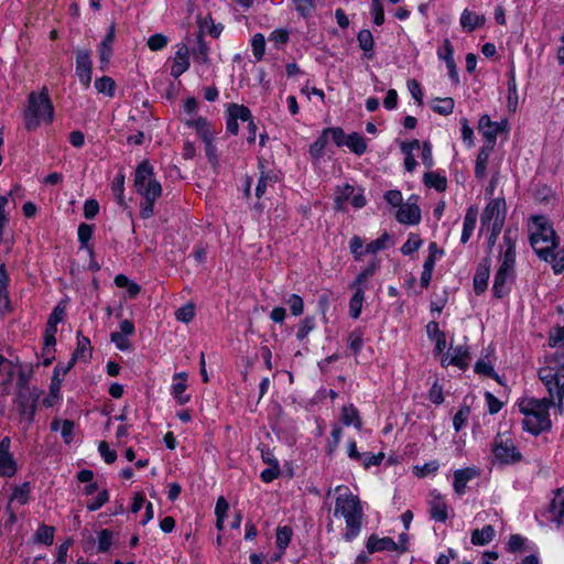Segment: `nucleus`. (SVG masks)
I'll use <instances>...</instances> for the list:
<instances>
[{
	"instance_id": "nucleus-1",
	"label": "nucleus",
	"mask_w": 564,
	"mask_h": 564,
	"mask_svg": "<svg viewBox=\"0 0 564 564\" xmlns=\"http://www.w3.org/2000/svg\"><path fill=\"white\" fill-rule=\"evenodd\" d=\"M335 491L338 492V496L335 501L334 516L345 519L346 531L343 533V538L349 542L360 532L364 517L362 507L359 498L354 496L348 488L338 486Z\"/></svg>"
},
{
	"instance_id": "nucleus-2",
	"label": "nucleus",
	"mask_w": 564,
	"mask_h": 564,
	"mask_svg": "<svg viewBox=\"0 0 564 564\" xmlns=\"http://www.w3.org/2000/svg\"><path fill=\"white\" fill-rule=\"evenodd\" d=\"M555 404L552 399L542 398H522L518 402L519 411L523 414L522 425L523 429L533 434L547 431L552 426L549 410Z\"/></svg>"
},
{
	"instance_id": "nucleus-3",
	"label": "nucleus",
	"mask_w": 564,
	"mask_h": 564,
	"mask_svg": "<svg viewBox=\"0 0 564 564\" xmlns=\"http://www.w3.org/2000/svg\"><path fill=\"white\" fill-rule=\"evenodd\" d=\"M24 127L28 131L36 130L41 123H51L54 119V108L46 87L37 94L32 91L23 112Z\"/></svg>"
},
{
	"instance_id": "nucleus-4",
	"label": "nucleus",
	"mask_w": 564,
	"mask_h": 564,
	"mask_svg": "<svg viewBox=\"0 0 564 564\" xmlns=\"http://www.w3.org/2000/svg\"><path fill=\"white\" fill-rule=\"evenodd\" d=\"M530 243L536 254L547 260L551 252L556 247V235L552 226L543 216L532 218L530 226Z\"/></svg>"
},
{
	"instance_id": "nucleus-5",
	"label": "nucleus",
	"mask_w": 564,
	"mask_h": 564,
	"mask_svg": "<svg viewBox=\"0 0 564 564\" xmlns=\"http://www.w3.org/2000/svg\"><path fill=\"white\" fill-rule=\"evenodd\" d=\"M134 186L142 197L159 198L162 194L161 184L154 178L153 166L148 162H141L134 175Z\"/></svg>"
},
{
	"instance_id": "nucleus-6",
	"label": "nucleus",
	"mask_w": 564,
	"mask_h": 564,
	"mask_svg": "<svg viewBox=\"0 0 564 564\" xmlns=\"http://www.w3.org/2000/svg\"><path fill=\"white\" fill-rule=\"evenodd\" d=\"M39 398L40 393L29 387L24 375L21 373L17 383L15 404L20 415L25 419L28 423H31L34 419Z\"/></svg>"
},
{
	"instance_id": "nucleus-7",
	"label": "nucleus",
	"mask_w": 564,
	"mask_h": 564,
	"mask_svg": "<svg viewBox=\"0 0 564 564\" xmlns=\"http://www.w3.org/2000/svg\"><path fill=\"white\" fill-rule=\"evenodd\" d=\"M492 454L501 464H514L522 459L521 453L508 433L497 434L492 445Z\"/></svg>"
},
{
	"instance_id": "nucleus-8",
	"label": "nucleus",
	"mask_w": 564,
	"mask_h": 564,
	"mask_svg": "<svg viewBox=\"0 0 564 564\" xmlns=\"http://www.w3.org/2000/svg\"><path fill=\"white\" fill-rule=\"evenodd\" d=\"M506 218V202L503 198L491 199L485 207L481 214V228L494 227L497 230L498 227H503Z\"/></svg>"
},
{
	"instance_id": "nucleus-9",
	"label": "nucleus",
	"mask_w": 564,
	"mask_h": 564,
	"mask_svg": "<svg viewBox=\"0 0 564 564\" xmlns=\"http://www.w3.org/2000/svg\"><path fill=\"white\" fill-rule=\"evenodd\" d=\"M539 378L547 389L549 397L553 401H557V405L561 406L564 399L563 383L558 382L556 378L555 368L549 364L546 367H542L539 370Z\"/></svg>"
},
{
	"instance_id": "nucleus-10",
	"label": "nucleus",
	"mask_w": 564,
	"mask_h": 564,
	"mask_svg": "<svg viewBox=\"0 0 564 564\" xmlns=\"http://www.w3.org/2000/svg\"><path fill=\"white\" fill-rule=\"evenodd\" d=\"M93 61L87 50H76V75L80 84L88 88L91 83Z\"/></svg>"
},
{
	"instance_id": "nucleus-11",
	"label": "nucleus",
	"mask_w": 564,
	"mask_h": 564,
	"mask_svg": "<svg viewBox=\"0 0 564 564\" xmlns=\"http://www.w3.org/2000/svg\"><path fill=\"white\" fill-rule=\"evenodd\" d=\"M228 118L226 129L231 134H237L239 130L238 120L246 122L251 118V111L248 107L238 104H230L227 109Z\"/></svg>"
},
{
	"instance_id": "nucleus-12",
	"label": "nucleus",
	"mask_w": 564,
	"mask_h": 564,
	"mask_svg": "<svg viewBox=\"0 0 564 564\" xmlns=\"http://www.w3.org/2000/svg\"><path fill=\"white\" fill-rule=\"evenodd\" d=\"M11 441L9 437H3L0 441V476L12 477L17 473V462L10 453Z\"/></svg>"
},
{
	"instance_id": "nucleus-13",
	"label": "nucleus",
	"mask_w": 564,
	"mask_h": 564,
	"mask_svg": "<svg viewBox=\"0 0 564 564\" xmlns=\"http://www.w3.org/2000/svg\"><path fill=\"white\" fill-rule=\"evenodd\" d=\"M480 471L477 467H466L454 471V491L462 496L466 491L467 482L478 477Z\"/></svg>"
},
{
	"instance_id": "nucleus-14",
	"label": "nucleus",
	"mask_w": 564,
	"mask_h": 564,
	"mask_svg": "<svg viewBox=\"0 0 564 564\" xmlns=\"http://www.w3.org/2000/svg\"><path fill=\"white\" fill-rule=\"evenodd\" d=\"M468 349L465 346H456L451 347L448 351L444 355L442 358V365L448 366L453 365L458 368H466L467 367V360H468Z\"/></svg>"
},
{
	"instance_id": "nucleus-15",
	"label": "nucleus",
	"mask_w": 564,
	"mask_h": 564,
	"mask_svg": "<svg viewBox=\"0 0 564 564\" xmlns=\"http://www.w3.org/2000/svg\"><path fill=\"white\" fill-rule=\"evenodd\" d=\"M395 218L400 224L416 225L421 220V210L416 204L408 202L399 207Z\"/></svg>"
},
{
	"instance_id": "nucleus-16",
	"label": "nucleus",
	"mask_w": 564,
	"mask_h": 564,
	"mask_svg": "<svg viewBox=\"0 0 564 564\" xmlns=\"http://www.w3.org/2000/svg\"><path fill=\"white\" fill-rule=\"evenodd\" d=\"M189 68V51L185 44L178 45L175 53L173 65L171 67V75L178 78Z\"/></svg>"
},
{
	"instance_id": "nucleus-17",
	"label": "nucleus",
	"mask_w": 564,
	"mask_h": 564,
	"mask_svg": "<svg viewBox=\"0 0 564 564\" xmlns=\"http://www.w3.org/2000/svg\"><path fill=\"white\" fill-rule=\"evenodd\" d=\"M367 550L369 553L380 552V551H405V546L401 549L391 538H378L376 535H370L367 541Z\"/></svg>"
},
{
	"instance_id": "nucleus-18",
	"label": "nucleus",
	"mask_w": 564,
	"mask_h": 564,
	"mask_svg": "<svg viewBox=\"0 0 564 564\" xmlns=\"http://www.w3.org/2000/svg\"><path fill=\"white\" fill-rule=\"evenodd\" d=\"M513 270L499 268L494 280L492 292L497 299L503 297L509 292L508 282L511 281Z\"/></svg>"
},
{
	"instance_id": "nucleus-19",
	"label": "nucleus",
	"mask_w": 564,
	"mask_h": 564,
	"mask_svg": "<svg viewBox=\"0 0 564 564\" xmlns=\"http://www.w3.org/2000/svg\"><path fill=\"white\" fill-rule=\"evenodd\" d=\"M478 130L487 140L488 145L494 147L497 140L499 128L496 122L491 121L488 115H484L480 117L478 122Z\"/></svg>"
},
{
	"instance_id": "nucleus-20",
	"label": "nucleus",
	"mask_w": 564,
	"mask_h": 564,
	"mask_svg": "<svg viewBox=\"0 0 564 564\" xmlns=\"http://www.w3.org/2000/svg\"><path fill=\"white\" fill-rule=\"evenodd\" d=\"M186 378L187 375L185 372L175 373L173 377L174 383L171 387V391L173 397L176 399L177 403L183 405L189 401V395L185 394L186 391Z\"/></svg>"
},
{
	"instance_id": "nucleus-21",
	"label": "nucleus",
	"mask_w": 564,
	"mask_h": 564,
	"mask_svg": "<svg viewBox=\"0 0 564 564\" xmlns=\"http://www.w3.org/2000/svg\"><path fill=\"white\" fill-rule=\"evenodd\" d=\"M490 273V264L488 260H484L478 264L477 271L474 276V290L476 294H481L486 291Z\"/></svg>"
},
{
	"instance_id": "nucleus-22",
	"label": "nucleus",
	"mask_w": 564,
	"mask_h": 564,
	"mask_svg": "<svg viewBox=\"0 0 564 564\" xmlns=\"http://www.w3.org/2000/svg\"><path fill=\"white\" fill-rule=\"evenodd\" d=\"M187 127L194 128L203 141L210 147L213 142V132L209 127V122L203 118L197 117L186 121Z\"/></svg>"
},
{
	"instance_id": "nucleus-23",
	"label": "nucleus",
	"mask_w": 564,
	"mask_h": 564,
	"mask_svg": "<svg viewBox=\"0 0 564 564\" xmlns=\"http://www.w3.org/2000/svg\"><path fill=\"white\" fill-rule=\"evenodd\" d=\"M550 520L561 523L564 517V489H557L549 507Z\"/></svg>"
},
{
	"instance_id": "nucleus-24",
	"label": "nucleus",
	"mask_w": 564,
	"mask_h": 564,
	"mask_svg": "<svg viewBox=\"0 0 564 564\" xmlns=\"http://www.w3.org/2000/svg\"><path fill=\"white\" fill-rule=\"evenodd\" d=\"M31 486L30 482H23L20 486H15L9 499L8 509L13 510L14 505L24 506L30 499Z\"/></svg>"
},
{
	"instance_id": "nucleus-25",
	"label": "nucleus",
	"mask_w": 564,
	"mask_h": 564,
	"mask_svg": "<svg viewBox=\"0 0 564 564\" xmlns=\"http://www.w3.org/2000/svg\"><path fill=\"white\" fill-rule=\"evenodd\" d=\"M430 514L432 519L440 522H445L447 520V506L438 494L433 495L430 500Z\"/></svg>"
},
{
	"instance_id": "nucleus-26",
	"label": "nucleus",
	"mask_w": 564,
	"mask_h": 564,
	"mask_svg": "<svg viewBox=\"0 0 564 564\" xmlns=\"http://www.w3.org/2000/svg\"><path fill=\"white\" fill-rule=\"evenodd\" d=\"M485 22V15L478 14L467 9H465L460 15V25L468 32L474 31L476 28L482 26Z\"/></svg>"
},
{
	"instance_id": "nucleus-27",
	"label": "nucleus",
	"mask_w": 564,
	"mask_h": 564,
	"mask_svg": "<svg viewBox=\"0 0 564 564\" xmlns=\"http://www.w3.org/2000/svg\"><path fill=\"white\" fill-rule=\"evenodd\" d=\"M477 216H478L477 208L469 207L467 209L465 217H464L463 231H462V237H460L462 243H466L469 240V238L476 227Z\"/></svg>"
},
{
	"instance_id": "nucleus-28",
	"label": "nucleus",
	"mask_w": 564,
	"mask_h": 564,
	"mask_svg": "<svg viewBox=\"0 0 564 564\" xmlns=\"http://www.w3.org/2000/svg\"><path fill=\"white\" fill-rule=\"evenodd\" d=\"M340 421L344 425L349 426L352 425L357 430H360L362 426L361 417L359 415V411L352 405H344L341 409Z\"/></svg>"
},
{
	"instance_id": "nucleus-29",
	"label": "nucleus",
	"mask_w": 564,
	"mask_h": 564,
	"mask_svg": "<svg viewBox=\"0 0 564 564\" xmlns=\"http://www.w3.org/2000/svg\"><path fill=\"white\" fill-rule=\"evenodd\" d=\"M52 431H57L61 429V435L63 441L66 444H70L74 438V422L70 420L61 421L58 419H54L51 423Z\"/></svg>"
},
{
	"instance_id": "nucleus-30",
	"label": "nucleus",
	"mask_w": 564,
	"mask_h": 564,
	"mask_svg": "<svg viewBox=\"0 0 564 564\" xmlns=\"http://www.w3.org/2000/svg\"><path fill=\"white\" fill-rule=\"evenodd\" d=\"M90 356H91L90 340L87 337L82 336L80 333H78L77 334V347H76V350H75L70 361H73V364L77 359H82V360L86 361L90 358Z\"/></svg>"
},
{
	"instance_id": "nucleus-31",
	"label": "nucleus",
	"mask_w": 564,
	"mask_h": 564,
	"mask_svg": "<svg viewBox=\"0 0 564 564\" xmlns=\"http://www.w3.org/2000/svg\"><path fill=\"white\" fill-rule=\"evenodd\" d=\"M495 538V529L487 524L482 529H476L471 533V543L474 545H486Z\"/></svg>"
},
{
	"instance_id": "nucleus-32",
	"label": "nucleus",
	"mask_w": 564,
	"mask_h": 564,
	"mask_svg": "<svg viewBox=\"0 0 564 564\" xmlns=\"http://www.w3.org/2000/svg\"><path fill=\"white\" fill-rule=\"evenodd\" d=\"M549 364L555 368L556 378L564 387V345L561 344L553 356L550 357Z\"/></svg>"
},
{
	"instance_id": "nucleus-33",
	"label": "nucleus",
	"mask_w": 564,
	"mask_h": 564,
	"mask_svg": "<svg viewBox=\"0 0 564 564\" xmlns=\"http://www.w3.org/2000/svg\"><path fill=\"white\" fill-rule=\"evenodd\" d=\"M494 147H482L477 155L475 165V175L477 178H484L486 176L487 163L489 160L490 151Z\"/></svg>"
},
{
	"instance_id": "nucleus-34",
	"label": "nucleus",
	"mask_w": 564,
	"mask_h": 564,
	"mask_svg": "<svg viewBox=\"0 0 564 564\" xmlns=\"http://www.w3.org/2000/svg\"><path fill=\"white\" fill-rule=\"evenodd\" d=\"M73 367V361H69L67 365H57L53 371L52 383L50 387V392L52 395H56L61 388V382L63 377L67 373V371Z\"/></svg>"
},
{
	"instance_id": "nucleus-35",
	"label": "nucleus",
	"mask_w": 564,
	"mask_h": 564,
	"mask_svg": "<svg viewBox=\"0 0 564 564\" xmlns=\"http://www.w3.org/2000/svg\"><path fill=\"white\" fill-rule=\"evenodd\" d=\"M346 145L357 155L364 154L367 150V143L364 137L357 132L347 135Z\"/></svg>"
},
{
	"instance_id": "nucleus-36",
	"label": "nucleus",
	"mask_w": 564,
	"mask_h": 564,
	"mask_svg": "<svg viewBox=\"0 0 564 564\" xmlns=\"http://www.w3.org/2000/svg\"><path fill=\"white\" fill-rule=\"evenodd\" d=\"M355 293L349 301V314L352 318H358L361 313L365 292L362 288H354Z\"/></svg>"
},
{
	"instance_id": "nucleus-37",
	"label": "nucleus",
	"mask_w": 564,
	"mask_h": 564,
	"mask_svg": "<svg viewBox=\"0 0 564 564\" xmlns=\"http://www.w3.org/2000/svg\"><path fill=\"white\" fill-rule=\"evenodd\" d=\"M423 182L427 187L435 188L437 192H444L446 189V178L437 173H425Z\"/></svg>"
},
{
	"instance_id": "nucleus-38",
	"label": "nucleus",
	"mask_w": 564,
	"mask_h": 564,
	"mask_svg": "<svg viewBox=\"0 0 564 564\" xmlns=\"http://www.w3.org/2000/svg\"><path fill=\"white\" fill-rule=\"evenodd\" d=\"M328 143V137L325 130L322 131L321 135L310 147V154L314 160H319L324 155V150Z\"/></svg>"
},
{
	"instance_id": "nucleus-39",
	"label": "nucleus",
	"mask_w": 564,
	"mask_h": 564,
	"mask_svg": "<svg viewBox=\"0 0 564 564\" xmlns=\"http://www.w3.org/2000/svg\"><path fill=\"white\" fill-rule=\"evenodd\" d=\"M355 188L348 184L338 187L337 196L335 198V208L337 210L344 209V205L354 195Z\"/></svg>"
},
{
	"instance_id": "nucleus-40",
	"label": "nucleus",
	"mask_w": 564,
	"mask_h": 564,
	"mask_svg": "<svg viewBox=\"0 0 564 564\" xmlns=\"http://www.w3.org/2000/svg\"><path fill=\"white\" fill-rule=\"evenodd\" d=\"M111 191L113 193V196L117 200V203L122 206L127 207V204L123 198V192H124V176L122 174H118L111 185Z\"/></svg>"
},
{
	"instance_id": "nucleus-41",
	"label": "nucleus",
	"mask_w": 564,
	"mask_h": 564,
	"mask_svg": "<svg viewBox=\"0 0 564 564\" xmlns=\"http://www.w3.org/2000/svg\"><path fill=\"white\" fill-rule=\"evenodd\" d=\"M115 80L109 76H102L95 82V88L98 93L105 94L109 97H112L115 94Z\"/></svg>"
},
{
	"instance_id": "nucleus-42",
	"label": "nucleus",
	"mask_w": 564,
	"mask_h": 564,
	"mask_svg": "<svg viewBox=\"0 0 564 564\" xmlns=\"http://www.w3.org/2000/svg\"><path fill=\"white\" fill-rule=\"evenodd\" d=\"M251 47L254 58L258 62L261 61L265 53V40L261 33H257L252 36Z\"/></svg>"
},
{
	"instance_id": "nucleus-43",
	"label": "nucleus",
	"mask_w": 564,
	"mask_h": 564,
	"mask_svg": "<svg viewBox=\"0 0 564 564\" xmlns=\"http://www.w3.org/2000/svg\"><path fill=\"white\" fill-rule=\"evenodd\" d=\"M423 241L416 234H410L408 240L402 245L401 252L404 256H410L414 251L419 250L422 246Z\"/></svg>"
},
{
	"instance_id": "nucleus-44",
	"label": "nucleus",
	"mask_w": 564,
	"mask_h": 564,
	"mask_svg": "<svg viewBox=\"0 0 564 564\" xmlns=\"http://www.w3.org/2000/svg\"><path fill=\"white\" fill-rule=\"evenodd\" d=\"M113 542V533L108 529H104L98 533V552L106 553L109 551Z\"/></svg>"
},
{
	"instance_id": "nucleus-45",
	"label": "nucleus",
	"mask_w": 564,
	"mask_h": 564,
	"mask_svg": "<svg viewBox=\"0 0 564 564\" xmlns=\"http://www.w3.org/2000/svg\"><path fill=\"white\" fill-rule=\"evenodd\" d=\"M378 268V263L372 261L367 268H365L356 278L351 288H362V285L368 281L370 276L373 275Z\"/></svg>"
},
{
	"instance_id": "nucleus-46",
	"label": "nucleus",
	"mask_w": 564,
	"mask_h": 564,
	"mask_svg": "<svg viewBox=\"0 0 564 564\" xmlns=\"http://www.w3.org/2000/svg\"><path fill=\"white\" fill-rule=\"evenodd\" d=\"M315 328V318L313 316H306L303 318L299 325V329L296 332V338L299 340H303L307 337V335Z\"/></svg>"
},
{
	"instance_id": "nucleus-47",
	"label": "nucleus",
	"mask_w": 564,
	"mask_h": 564,
	"mask_svg": "<svg viewBox=\"0 0 564 564\" xmlns=\"http://www.w3.org/2000/svg\"><path fill=\"white\" fill-rule=\"evenodd\" d=\"M292 529L290 527H279L276 529V545L280 550H285L292 538Z\"/></svg>"
},
{
	"instance_id": "nucleus-48",
	"label": "nucleus",
	"mask_w": 564,
	"mask_h": 564,
	"mask_svg": "<svg viewBox=\"0 0 564 564\" xmlns=\"http://www.w3.org/2000/svg\"><path fill=\"white\" fill-rule=\"evenodd\" d=\"M348 346L354 355H358L364 346V335L361 330L355 329L349 334Z\"/></svg>"
},
{
	"instance_id": "nucleus-49",
	"label": "nucleus",
	"mask_w": 564,
	"mask_h": 564,
	"mask_svg": "<svg viewBox=\"0 0 564 564\" xmlns=\"http://www.w3.org/2000/svg\"><path fill=\"white\" fill-rule=\"evenodd\" d=\"M437 102H441V105H433V110L440 115L447 116L451 115L454 110V99L451 97L446 98H437Z\"/></svg>"
},
{
	"instance_id": "nucleus-50",
	"label": "nucleus",
	"mask_w": 564,
	"mask_h": 564,
	"mask_svg": "<svg viewBox=\"0 0 564 564\" xmlns=\"http://www.w3.org/2000/svg\"><path fill=\"white\" fill-rule=\"evenodd\" d=\"M390 239V236L388 232L382 234L378 239L372 240L366 246L365 252L366 253H377L380 250L386 249L387 241Z\"/></svg>"
},
{
	"instance_id": "nucleus-51",
	"label": "nucleus",
	"mask_w": 564,
	"mask_h": 564,
	"mask_svg": "<svg viewBox=\"0 0 564 564\" xmlns=\"http://www.w3.org/2000/svg\"><path fill=\"white\" fill-rule=\"evenodd\" d=\"M440 467V464L437 460H431L423 465H416L413 467L414 474L417 477H425L427 475L434 474Z\"/></svg>"
},
{
	"instance_id": "nucleus-52",
	"label": "nucleus",
	"mask_w": 564,
	"mask_h": 564,
	"mask_svg": "<svg viewBox=\"0 0 564 564\" xmlns=\"http://www.w3.org/2000/svg\"><path fill=\"white\" fill-rule=\"evenodd\" d=\"M195 306L188 303L175 312V317L180 322L188 323L194 318Z\"/></svg>"
},
{
	"instance_id": "nucleus-53",
	"label": "nucleus",
	"mask_w": 564,
	"mask_h": 564,
	"mask_svg": "<svg viewBox=\"0 0 564 564\" xmlns=\"http://www.w3.org/2000/svg\"><path fill=\"white\" fill-rule=\"evenodd\" d=\"M37 541L46 545H51L54 540V528L48 525H41L36 532Z\"/></svg>"
},
{
	"instance_id": "nucleus-54",
	"label": "nucleus",
	"mask_w": 564,
	"mask_h": 564,
	"mask_svg": "<svg viewBox=\"0 0 564 564\" xmlns=\"http://www.w3.org/2000/svg\"><path fill=\"white\" fill-rule=\"evenodd\" d=\"M357 40L359 43V46L365 51L369 52L373 48V36L369 30H361L358 35Z\"/></svg>"
},
{
	"instance_id": "nucleus-55",
	"label": "nucleus",
	"mask_w": 564,
	"mask_h": 564,
	"mask_svg": "<svg viewBox=\"0 0 564 564\" xmlns=\"http://www.w3.org/2000/svg\"><path fill=\"white\" fill-rule=\"evenodd\" d=\"M167 43L169 39L161 33L153 34L148 40L149 48L154 52L164 48L167 45Z\"/></svg>"
},
{
	"instance_id": "nucleus-56",
	"label": "nucleus",
	"mask_w": 564,
	"mask_h": 564,
	"mask_svg": "<svg viewBox=\"0 0 564 564\" xmlns=\"http://www.w3.org/2000/svg\"><path fill=\"white\" fill-rule=\"evenodd\" d=\"M296 11L304 18L310 17L315 10L313 0H293Z\"/></svg>"
},
{
	"instance_id": "nucleus-57",
	"label": "nucleus",
	"mask_w": 564,
	"mask_h": 564,
	"mask_svg": "<svg viewBox=\"0 0 564 564\" xmlns=\"http://www.w3.org/2000/svg\"><path fill=\"white\" fill-rule=\"evenodd\" d=\"M437 56L446 64L454 61V47L448 39L444 40L443 46L437 51Z\"/></svg>"
},
{
	"instance_id": "nucleus-58",
	"label": "nucleus",
	"mask_w": 564,
	"mask_h": 564,
	"mask_svg": "<svg viewBox=\"0 0 564 564\" xmlns=\"http://www.w3.org/2000/svg\"><path fill=\"white\" fill-rule=\"evenodd\" d=\"M94 232V226L88 224H80L78 226L77 235L78 240L83 247H87L88 241L91 239Z\"/></svg>"
},
{
	"instance_id": "nucleus-59",
	"label": "nucleus",
	"mask_w": 564,
	"mask_h": 564,
	"mask_svg": "<svg viewBox=\"0 0 564 564\" xmlns=\"http://www.w3.org/2000/svg\"><path fill=\"white\" fill-rule=\"evenodd\" d=\"M470 410L468 406H462L458 412L454 415L453 425L456 432H458L467 422Z\"/></svg>"
},
{
	"instance_id": "nucleus-60",
	"label": "nucleus",
	"mask_w": 564,
	"mask_h": 564,
	"mask_svg": "<svg viewBox=\"0 0 564 564\" xmlns=\"http://www.w3.org/2000/svg\"><path fill=\"white\" fill-rule=\"evenodd\" d=\"M327 137L332 138L336 145L341 147L346 144L347 135L341 128H326L324 129Z\"/></svg>"
},
{
	"instance_id": "nucleus-61",
	"label": "nucleus",
	"mask_w": 564,
	"mask_h": 564,
	"mask_svg": "<svg viewBox=\"0 0 564 564\" xmlns=\"http://www.w3.org/2000/svg\"><path fill=\"white\" fill-rule=\"evenodd\" d=\"M98 54H99V63H100L99 67L101 70H105L108 67V64L112 56V47L107 46L105 44H99Z\"/></svg>"
},
{
	"instance_id": "nucleus-62",
	"label": "nucleus",
	"mask_w": 564,
	"mask_h": 564,
	"mask_svg": "<svg viewBox=\"0 0 564 564\" xmlns=\"http://www.w3.org/2000/svg\"><path fill=\"white\" fill-rule=\"evenodd\" d=\"M286 303L290 306L291 313L294 316H299V315H301L303 313V311H304V303H303V300H302V297L300 295L292 294L288 299Z\"/></svg>"
},
{
	"instance_id": "nucleus-63",
	"label": "nucleus",
	"mask_w": 564,
	"mask_h": 564,
	"mask_svg": "<svg viewBox=\"0 0 564 564\" xmlns=\"http://www.w3.org/2000/svg\"><path fill=\"white\" fill-rule=\"evenodd\" d=\"M364 240L359 236H354L349 241V249L354 254L356 260H361L362 256L366 253L362 250Z\"/></svg>"
},
{
	"instance_id": "nucleus-64",
	"label": "nucleus",
	"mask_w": 564,
	"mask_h": 564,
	"mask_svg": "<svg viewBox=\"0 0 564 564\" xmlns=\"http://www.w3.org/2000/svg\"><path fill=\"white\" fill-rule=\"evenodd\" d=\"M109 500V494L107 489L101 490L98 496L87 503L89 511H96L100 509Z\"/></svg>"
}]
</instances>
